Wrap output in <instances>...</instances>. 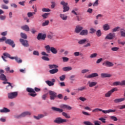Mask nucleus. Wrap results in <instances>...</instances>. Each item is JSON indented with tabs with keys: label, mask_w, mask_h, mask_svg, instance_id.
Returning <instances> with one entry per match:
<instances>
[{
	"label": "nucleus",
	"mask_w": 125,
	"mask_h": 125,
	"mask_svg": "<svg viewBox=\"0 0 125 125\" xmlns=\"http://www.w3.org/2000/svg\"><path fill=\"white\" fill-rule=\"evenodd\" d=\"M47 53H50V51L53 54H57L58 51L54 47H51L49 45H47L44 46Z\"/></svg>",
	"instance_id": "nucleus-1"
},
{
	"label": "nucleus",
	"mask_w": 125,
	"mask_h": 125,
	"mask_svg": "<svg viewBox=\"0 0 125 125\" xmlns=\"http://www.w3.org/2000/svg\"><path fill=\"white\" fill-rule=\"evenodd\" d=\"M99 111L102 112L104 114H109V113H115V112H116L115 109H108L107 110H104L100 108H95L92 110V112L98 113Z\"/></svg>",
	"instance_id": "nucleus-2"
},
{
	"label": "nucleus",
	"mask_w": 125,
	"mask_h": 125,
	"mask_svg": "<svg viewBox=\"0 0 125 125\" xmlns=\"http://www.w3.org/2000/svg\"><path fill=\"white\" fill-rule=\"evenodd\" d=\"M54 123L60 125V124H64V123H67L66 119H62L61 117H57L54 120Z\"/></svg>",
	"instance_id": "nucleus-3"
},
{
	"label": "nucleus",
	"mask_w": 125,
	"mask_h": 125,
	"mask_svg": "<svg viewBox=\"0 0 125 125\" xmlns=\"http://www.w3.org/2000/svg\"><path fill=\"white\" fill-rule=\"evenodd\" d=\"M118 88L117 87L113 88L111 90L106 92L104 94V96L105 97H110L112 95L113 93L115 92V91H118Z\"/></svg>",
	"instance_id": "nucleus-4"
},
{
	"label": "nucleus",
	"mask_w": 125,
	"mask_h": 125,
	"mask_svg": "<svg viewBox=\"0 0 125 125\" xmlns=\"http://www.w3.org/2000/svg\"><path fill=\"white\" fill-rule=\"evenodd\" d=\"M18 96V92H13L8 93V98L9 99H14Z\"/></svg>",
	"instance_id": "nucleus-5"
},
{
	"label": "nucleus",
	"mask_w": 125,
	"mask_h": 125,
	"mask_svg": "<svg viewBox=\"0 0 125 125\" xmlns=\"http://www.w3.org/2000/svg\"><path fill=\"white\" fill-rule=\"evenodd\" d=\"M49 94L50 95V100H54V99L57 97V93L53 91L49 90Z\"/></svg>",
	"instance_id": "nucleus-6"
},
{
	"label": "nucleus",
	"mask_w": 125,
	"mask_h": 125,
	"mask_svg": "<svg viewBox=\"0 0 125 125\" xmlns=\"http://www.w3.org/2000/svg\"><path fill=\"white\" fill-rule=\"evenodd\" d=\"M32 113L29 111H26L22 113L20 115H17L16 116L17 119H20L21 118H24V117H26V116H30Z\"/></svg>",
	"instance_id": "nucleus-7"
},
{
	"label": "nucleus",
	"mask_w": 125,
	"mask_h": 125,
	"mask_svg": "<svg viewBox=\"0 0 125 125\" xmlns=\"http://www.w3.org/2000/svg\"><path fill=\"white\" fill-rule=\"evenodd\" d=\"M116 35L114 33H110L105 38V40H114Z\"/></svg>",
	"instance_id": "nucleus-8"
},
{
	"label": "nucleus",
	"mask_w": 125,
	"mask_h": 125,
	"mask_svg": "<svg viewBox=\"0 0 125 125\" xmlns=\"http://www.w3.org/2000/svg\"><path fill=\"white\" fill-rule=\"evenodd\" d=\"M5 43L7 44H9L11 45L12 47L14 48L15 47V43H14V41L12 40L11 39H7L5 41Z\"/></svg>",
	"instance_id": "nucleus-9"
},
{
	"label": "nucleus",
	"mask_w": 125,
	"mask_h": 125,
	"mask_svg": "<svg viewBox=\"0 0 125 125\" xmlns=\"http://www.w3.org/2000/svg\"><path fill=\"white\" fill-rule=\"evenodd\" d=\"M20 42H21V43L22 44V45H23V46H24L25 47H28L29 45L28 41H27L26 40L20 39Z\"/></svg>",
	"instance_id": "nucleus-10"
},
{
	"label": "nucleus",
	"mask_w": 125,
	"mask_h": 125,
	"mask_svg": "<svg viewBox=\"0 0 125 125\" xmlns=\"http://www.w3.org/2000/svg\"><path fill=\"white\" fill-rule=\"evenodd\" d=\"M103 66H105V67H113L114 66V63L108 61L104 62L103 63Z\"/></svg>",
	"instance_id": "nucleus-11"
},
{
	"label": "nucleus",
	"mask_w": 125,
	"mask_h": 125,
	"mask_svg": "<svg viewBox=\"0 0 125 125\" xmlns=\"http://www.w3.org/2000/svg\"><path fill=\"white\" fill-rule=\"evenodd\" d=\"M83 29V26L77 25L75 28V33H76V34H79V33H81V32H82Z\"/></svg>",
	"instance_id": "nucleus-12"
},
{
	"label": "nucleus",
	"mask_w": 125,
	"mask_h": 125,
	"mask_svg": "<svg viewBox=\"0 0 125 125\" xmlns=\"http://www.w3.org/2000/svg\"><path fill=\"white\" fill-rule=\"evenodd\" d=\"M46 38V35L45 34H42V33H39L37 36V40L40 41V40H45Z\"/></svg>",
	"instance_id": "nucleus-13"
},
{
	"label": "nucleus",
	"mask_w": 125,
	"mask_h": 125,
	"mask_svg": "<svg viewBox=\"0 0 125 125\" xmlns=\"http://www.w3.org/2000/svg\"><path fill=\"white\" fill-rule=\"evenodd\" d=\"M99 75L97 73H93L89 75L86 76V79H91L92 78H95L96 77H98Z\"/></svg>",
	"instance_id": "nucleus-14"
},
{
	"label": "nucleus",
	"mask_w": 125,
	"mask_h": 125,
	"mask_svg": "<svg viewBox=\"0 0 125 125\" xmlns=\"http://www.w3.org/2000/svg\"><path fill=\"white\" fill-rule=\"evenodd\" d=\"M3 83L4 84H6V83L8 84V85L6 87V89H7V90H9V86L11 87V88H10L11 89H12V88H13V86H12V85L11 84V83H10L9 82H3Z\"/></svg>",
	"instance_id": "nucleus-15"
},
{
	"label": "nucleus",
	"mask_w": 125,
	"mask_h": 125,
	"mask_svg": "<svg viewBox=\"0 0 125 125\" xmlns=\"http://www.w3.org/2000/svg\"><path fill=\"white\" fill-rule=\"evenodd\" d=\"M11 59L13 60L15 59L17 63L20 64V63H22V61L20 59V58H18V57H11Z\"/></svg>",
	"instance_id": "nucleus-16"
},
{
	"label": "nucleus",
	"mask_w": 125,
	"mask_h": 125,
	"mask_svg": "<svg viewBox=\"0 0 125 125\" xmlns=\"http://www.w3.org/2000/svg\"><path fill=\"white\" fill-rule=\"evenodd\" d=\"M80 35L81 36H87L88 35V30L87 29L83 30L80 33Z\"/></svg>",
	"instance_id": "nucleus-17"
},
{
	"label": "nucleus",
	"mask_w": 125,
	"mask_h": 125,
	"mask_svg": "<svg viewBox=\"0 0 125 125\" xmlns=\"http://www.w3.org/2000/svg\"><path fill=\"white\" fill-rule=\"evenodd\" d=\"M53 111H55V112H59V113H62L63 112V109L55 107H52L51 108Z\"/></svg>",
	"instance_id": "nucleus-18"
},
{
	"label": "nucleus",
	"mask_w": 125,
	"mask_h": 125,
	"mask_svg": "<svg viewBox=\"0 0 125 125\" xmlns=\"http://www.w3.org/2000/svg\"><path fill=\"white\" fill-rule=\"evenodd\" d=\"M54 37H55V35H54V33L52 32H50L47 36V38L50 40H52Z\"/></svg>",
	"instance_id": "nucleus-19"
},
{
	"label": "nucleus",
	"mask_w": 125,
	"mask_h": 125,
	"mask_svg": "<svg viewBox=\"0 0 125 125\" xmlns=\"http://www.w3.org/2000/svg\"><path fill=\"white\" fill-rule=\"evenodd\" d=\"M88 84L89 87H93V86H95L97 84V82L89 81Z\"/></svg>",
	"instance_id": "nucleus-20"
},
{
	"label": "nucleus",
	"mask_w": 125,
	"mask_h": 125,
	"mask_svg": "<svg viewBox=\"0 0 125 125\" xmlns=\"http://www.w3.org/2000/svg\"><path fill=\"white\" fill-rule=\"evenodd\" d=\"M112 76L108 73H101V77L102 78H110Z\"/></svg>",
	"instance_id": "nucleus-21"
},
{
	"label": "nucleus",
	"mask_w": 125,
	"mask_h": 125,
	"mask_svg": "<svg viewBox=\"0 0 125 125\" xmlns=\"http://www.w3.org/2000/svg\"><path fill=\"white\" fill-rule=\"evenodd\" d=\"M62 70L64 72H69V71H72V70H73V68L71 66H66L63 67Z\"/></svg>",
	"instance_id": "nucleus-22"
},
{
	"label": "nucleus",
	"mask_w": 125,
	"mask_h": 125,
	"mask_svg": "<svg viewBox=\"0 0 125 125\" xmlns=\"http://www.w3.org/2000/svg\"><path fill=\"white\" fill-rule=\"evenodd\" d=\"M21 29H22V30H23L24 31H25V32H29V31H30V28L27 25L22 26L21 27Z\"/></svg>",
	"instance_id": "nucleus-23"
},
{
	"label": "nucleus",
	"mask_w": 125,
	"mask_h": 125,
	"mask_svg": "<svg viewBox=\"0 0 125 125\" xmlns=\"http://www.w3.org/2000/svg\"><path fill=\"white\" fill-rule=\"evenodd\" d=\"M10 110L6 107H3V109H0V113H9Z\"/></svg>",
	"instance_id": "nucleus-24"
},
{
	"label": "nucleus",
	"mask_w": 125,
	"mask_h": 125,
	"mask_svg": "<svg viewBox=\"0 0 125 125\" xmlns=\"http://www.w3.org/2000/svg\"><path fill=\"white\" fill-rule=\"evenodd\" d=\"M125 98H120V99H116L114 100V102L115 103H120V102H123V101H125Z\"/></svg>",
	"instance_id": "nucleus-25"
},
{
	"label": "nucleus",
	"mask_w": 125,
	"mask_h": 125,
	"mask_svg": "<svg viewBox=\"0 0 125 125\" xmlns=\"http://www.w3.org/2000/svg\"><path fill=\"white\" fill-rule=\"evenodd\" d=\"M26 91L29 93H36V91H35L34 89L30 87H27L26 88Z\"/></svg>",
	"instance_id": "nucleus-26"
},
{
	"label": "nucleus",
	"mask_w": 125,
	"mask_h": 125,
	"mask_svg": "<svg viewBox=\"0 0 125 125\" xmlns=\"http://www.w3.org/2000/svg\"><path fill=\"white\" fill-rule=\"evenodd\" d=\"M60 16L61 19H62V20H63V21H66V20H67V19L68 18V17L64 14H61L60 15Z\"/></svg>",
	"instance_id": "nucleus-27"
},
{
	"label": "nucleus",
	"mask_w": 125,
	"mask_h": 125,
	"mask_svg": "<svg viewBox=\"0 0 125 125\" xmlns=\"http://www.w3.org/2000/svg\"><path fill=\"white\" fill-rule=\"evenodd\" d=\"M103 29L104 31H109V29H110V25L108 24H105L103 25Z\"/></svg>",
	"instance_id": "nucleus-28"
},
{
	"label": "nucleus",
	"mask_w": 125,
	"mask_h": 125,
	"mask_svg": "<svg viewBox=\"0 0 125 125\" xmlns=\"http://www.w3.org/2000/svg\"><path fill=\"white\" fill-rule=\"evenodd\" d=\"M86 39H81L80 40H79L78 43L79 44H84L86 42Z\"/></svg>",
	"instance_id": "nucleus-29"
},
{
	"label": "nucleus",
	"mask_w": 125,
	"mask_h": 125,
	"mask_svg": "<svg viewBox=\"0 0 125 125\" xmlns=\"http://www.w3.org/2000/svg\"><path fill=\"white\" fill-rule=\"evenodd\" d=\"M120 34L121 37L125 38V29L124 28L120 29Z\"/></svg>",
	"instance_id": "nucleus-30"
},
{
	"label": "nucleus",
	"mask_w": 125,
	"mask_h": 125,
	"mask_svg": "<svg viewBox=\"0 0 125 125\" xmlns=\"http://www.w3.org/2000/svg\"><path fill=\"white\" fill-rule=\"evenodd\" d=\"M58 72V68H55L49 70L50 74H56Z\"/></svg>",
	"instance_id": "nucleus-31"
},
{
	"label": "nucleus",
	"mask_w": 125,
	"mask_h": 125,
	"mask_svg": "<svg viewBox=\"0 0 125 125\" xmlns=\"http://www.w3.org/2000/svg\"><path fill=\"white\" fill-rule=\"evenodd\" d=\"M62 107L63 109H67L68 110H72V107L68 105L63 104Z\"/></svg>",
	"instance_id": "nucleus-32"
},
{
	"label": "nucleus",
	"mask_w": 125,
	"mask_h": 125,
	"mask_svg": "<svg viewBox=\"0 0 125 125\" xmlns=\"http://www.w3.org/2000/svg\"><path fill=\"white\" fill-rule=\"evenodd\" d=\"M44 115L43 114H39L38 116H34V118H35L36 120H40V119H42L43 118Z\"/></svg>",
	"instance_id": "nucleus-33"
},
{
	"label": "nucleus",
	"mask_w": 125,
	"mask_h": 125,
	"mask_svg": "<svg viewBox=\"0 0 125 125\" xmlns=\"http://www.w3.org/2000/svg\"><path fill=\"white\" fill-rule=\"evenodd\" d=\"M87 88L86 86H82L78 88L77 90L78 91H83V90H86Z\"/></svg>",
	"instance_id": "nucleus-34"
},
{
	"label": "nucleus",
	"mask_w": 125,
	"mask_h": 125,
	"mask_svg": "<svg viewBox=\"0 0 125 125\" xmlns=\"http://www.w3.org/2000/svg\"><path fill=\"white\" fill-rule=\"evenodd\" d=\"M0 80L1 81H7V79H6V76L4 75V74H1L0 75Z\"/></svg>",
	"instance_id": "nucleus-35"
},
{
	"label": "nucleus",
	"mask_w": 125,
	"mask_h": 125,
	"mask_svg": "<svg viewBox=\"0 0 125 125\" xmlns=\"http://www.w3.org/2000/svg\"><path fill=\"white\" fill-rule=\"evenodd\" d=\"M62 115L63 117H65L66 119H71V116L65 112H62Z\"/></svg>",
	"instance_id": "nucleus-36"
},
{
	"label": "nucleus",
	"mask_w": 125,
	"mask_h": 125,
	"mask_svg": "<svg viewBox=\"0 0 125 125\" xmlns=\"http://www.w3.org/2000/svg\"><path fill=\"white\" fill-rule=\"evenodd\" d=\"M21 37L22 39H24V40H27V38H28L26 34L23 33L22 32L21 33Z\"/></svg>",
	"instance_id": "nucleus-37"
},
{
	"label": "nucleus",
	"mask_w": 125,
	"mask_h": 125,
	"mask_svg": "<svg viewBox=\"0 0 125 125\" xmlns=\"http://www.w3.org/2000/svg\"><path fill=\"white\" fill-rule=\"evenodd\" d=\"M48 66L49 69H53L54 68L56 69V68H58V66L56 64H49Z\"/></svg>",
	"instance_id": "nucleus-38"
},
{
	"label": "nucleus",
	"mask_w": 125,
	"mask_h": 125,
	"mask_svg": "<svg viewBox=\"0 0 125 125\" xmlns=\"http://www.w3.org/2000/svg\"><path fill=\"white\" fill-rule=\"evenodd\" d=\"M45 83H47V84H48L49 86H52L53 85H54V83L50 81H47L45 82Z\"/></svg>",
	"instance_id": "nucleus-39"
},
{
	"label": "nucleus",
	"mask_w": 125,
	"mask_h": 125,
	"mask_svg": "<svg viewBox=\"0 0 125 125\" xmlns=\"http://www.w3.org/2000/svg\"><path fill=\"white\" fill-rule=\"evenodd\" d=\"M63 12H66V11H69V9H70V7L67 6H65L64 7H63Z\"/></svg>",
	"instance_id": "nucleus-40"
},
{
	"label": "nucleus",
	"mask_w": 125,
	"mask_h": 125,
	"mask_svg": "<svg viewBox=\"0 0 125 125\" xmlns=\"http://www.w3.org/2000/svg\"><path fill=\"white\" fill-rule=\"evenodd\" d=\"M96 35L98 37H101V36H102V33L101 32V30H97L96 32Z\"/></svg>",
	"instance_id": "nucleus-41"
},
{
	"label": "nucleus",
	"mask_w": 125,
	"mask_h": 125,
	"mask_svg": "<svg viewBox=\"0 0 125 125\" xmlns=\"http://www.w3.org/2000/svg\"><path fill=\"white\" fill-rule=\"evenodd\" d=\"M65 79H66V75H62L60 77V80L61 82H63L64 80H65Z\"/></svg>",
	"instance_id": "nucleus-42"
},
{
	"label": "nucleus",
	"mask_w": 125,
	"mask_h": 125,
	"mask_svg": "<svg viewBox=\"0 0 125 125\" xmlns=\"http://www.w3.org/2000/svg\"><path fill=\"white\" fill-rule=\"evenodd\" d=\"M97 55L98 54L96 53H93L90 55V58H95L97 57Z\"/></svg>",
	"instance_id": "nucleus-43"
},
{
	"label": "nucleus",
	"mask_w": 125,
	"mask_h": 125,
	"mask_svg": "<svg viewBox=\"0 0 125 125\" xmlns=\"http://www.w3.org/2000/svg\"><path fill=\"white\" fill-rule=\"evenodd\" d=\"M48 24H49V21H45V22L42 23V26L44 27V26H47Z\"/></svg>",
	"instance_id": "nucleus-44"
},
{
	"label": "nucleus",
	"mask_w": 125,
	"mask_h": 125,
	"mask_svg": "<svg viewBox=\"0 0 125 125\" xmlns=\"http://www.w3.org/2000/svg\"><path fill=\"white\" fill-rule=\"evenodd\" d=\"M110 118L111 119V120H112L114 122H117V121H118V118H117L116 116H111L110 117Z\"/></svg>",
	"instance_id": "nucleus-45"
},
{
	"label": "nucleus",
	"mask_w": 125,
	"mask_h": 125,
	"mask_svg": "<svg viewBox=\"0 0 125 125\" xmlns=\"http://www.w3.org/2000/svg\"><path fill=\"white\" fill-rule=\"evenodd\" d=\"M113 85H122V83L121 82H115L114 83H113Z\"/></svg>",
	"instance_id": "nucleus-46"
},
{
	"label": "nucleus",
	"mask_w": 125,
	"mask_h": 125,
	"mask_svg": "<svg viewBox=\"0 0 125 125\" xmlns=\"http://www.w3.org/2000/svg\"><path fill=\"white\" fill-rule=\"evenodd\" d=\"M42 12H50V9L48 8H43L42 9Z\"/></svg>",
	"instance_id": "nucleus-47"
},
{
	"label": "nucleus",
	"mask_w": 125,
	"mask_h": 125,
	"mask_svg": "<svg viewBox=\"0 0 125 125\" xmlns=\"http://www.w3.org/2000/svg\"><path fill=\"white\" fill-rule=\"evenodd\" d=\"M61 4L62 5H63V7H64V6H67V5H68V3L65 2V1H62L61 2Z\"/></svg>",
	"instance_id": "nucleus-48"
},
{
	"label": "nucleus",
	"mask_w": 125,
	"mask_h": 125,
	"mask_svg": "<svg viewBox=\"0 0 125 125\" xmlns=\"http://www.w3.org/2000/svg\"><path fill=\"white\" fill-rule=\"evenodd\" d=\"M3 55L4 56H5L6 57H8V58H10V59H11V57L10 56V54H8V53H4L3 54Z\"/></svg>",
	"instance_id": "nucleus-49"
},
{
	"label": "nucleus",
	"mask_w": 125,
	"mask_h": 125,
	"mask_svg": "<svg viewBox=\"0 0 125 125\" xmlns=\"http://www.w3.org/2000/svg\"><path fill=\"white\" fill-rule=\"evenodd\" d=\"M84 125H94L91 122L89 121H85L83 122Z\"/></svg>",
	"instance_id": "nucleus-50"
},
{
	"label": "nucleus",
	"mask_w": 125,
	"mask_h": 125,
	"mask_svg": "<svg viewBox=\"0 0 125 125\" xmlns=\"http://www.w3.org/2000/svg\"><path fill=\"white\" fill-rule=\"evenodd\" d=\"M96 32V29L94 28H90V34H94Z\"/></svg>",
	"instance_id": "nucleus-51"
},
{
	"label": "nucleus",
	"mask_w": 125,
	"mask_h": 125,
	"mask_svg": "<svg viewBox=\"0 0 125 125\" xmlns=\"http://www.w3.org/2000/svg\"><path fill=\"white\" fill-rule=\"evenodd\" d=\"M119 49H120V48L118 47H114L111 48V50L112 51H118L119 50Z\"/></svg>",
	"instance_id": "nucleus-52"
},
{
	"label": "nucleus",
	"mask_w": 125,
	"mask_h": 125,
	"mask_svg": "<svg viewBox=\"0 0 125 125\" xmlns=\"http://www.w3.org/2000/svg\"><path fill=\"white\" fill-rule=\"evenodd\" d=\"M120 29H121V27H120L119 26L115 27L112 29V32H118V31H119Z\"/></svg>",
	"instance_id": "nucleus-53"
},
{
	"label": "nucleus",
	"mask_w": 125,
	"mask_h": 125,
	"mask_svg": "<svg viewBox=\"0 0 125 125\" xmlns=\"http://www.w3.org/2000/svg\"><path fill=\"white\" fill-rule=\"evenodd\" d=\"M91 46V43L88 42L83 45V47H90Z\"/></svg>",
	"instance_id": "nucleus-54"
},
{
	"label": "nucleus",
	"mask_w": 125,
	"mask_h": 125,
	"mask_svg": "<svg viewBox=\"0 0 125 125\" xmlns=\"http://www.w3.org/2000/svg\"><path fill=\"white\" fill-rule=\"evenodd\" d=\"M42 60H44V61H49V58L45 56L42 57Z\"/></svg>",
	"instance_id": "nucleus-55"
},
{
	"label": "nucleus",
	"mask_w": 125,
	"mask_h": 125,
	"mask_svg": "<svg viewBox=\"0 0 125 125\" xmlns=\"http://www.w3.org/2000/svg\"><path fill=\"white\" fill-rule=\"evenodd\" d=\"M42 17H43V19H46L47 18V16H48V14L45 13L43 15H42Z\"/></svg>",
	"instance_id": "nucleus-56"
},
{
	"label": "nucleus",
	"mask_w": 125,
	"mask_h": 125,
	"mask_svg": "<svg viewBox=\"0 0 125 125\" xmlns=\"http://www.w3.org/2000/svg\"><path fill=\"white\" fill-rule=\"evenodd\" d=\"M63 62H68L69 61V58L67 57H62Z\"/></svg>",
	"instance_id": "nucleus-57"
},
{
	"label": "nucleus",
	"mask_w": 125,
	"mask_h": 125,
	"mask_svg": "<svg viewBox=\"0 0 125 125\" xmlns=\"http://www.w3.org/2000/svg\"><path fill=\"white\" fill-rule=\"evenodd\" d=\"M79 100L81 101H83V102H84L86 100V98L83 97H80L79 98Z\"/></svg>",
	"instance_id": "nucleus-58"
},
{
	"label": "nucleus",
	"mask_w": 125,
	"mask_h": 125,
	"mask_svg": "<svg viewBox=\"0 0 125 125\" xmlns=\"http://www.w3.org/2000/svg\"><path fill=\"white\" fill-rule=\"evenodd\" d=\"M1 8L3 9H8V6L6 5L3 4L1 6Z\"/></svg>",
	"instance_id": "nucleus-59"
},
{
	"label": "nucleus",
	"mask_w": 125,
	"mask_h": 125,
	"mask_svg": "<svg viewBox=\"0 0 125 125\" xmlns=\"http://www.w3.org/2000/svg\"><path fill=\"white\" fill-rule=\"evenodd\" d=\"M99 121H101L102 122V123H103L104 124H105V123H106V119H105V118H100L99 119Z\"/></svg>",
	"instance_id": "nucleus-60"
},
{
	"label": "nucleus",
	"mask_w": 125,
	"mask_h": 125,
	"mask_svg": "<svg viewBox=\"0 0 125 125\" xmlns=\"http://www.w3.org/2000/svg\"><path fill=\"white\" fill-rule=\"evenodd\" d=\"M28 95H29L30 96H32V97H36L37 94L35 93H28Z\"/></svg>",
	"instance_id": "nucleus-61"
},
{
	"label": "nucleus",
	"mask_w": 125,
	"mask_h": 125,
	"mask_svg": "<svg viewBox=\"0 0 125 125\" xmlns=\"http://www.w3.org/2000/svg\"><path fill=\"white\" fill-rule=\"evenodd\" d=\"M6 18V16H2V15H1L0 16V19L2 21H3V20H5Z\"/></svg>",
	"instance_id": "nucleus-62"
},
{
	"label": "nucleus",
	"mask_w": 125,
	"mask_h": 125,
	"mask_svg": "<svg viewBox=\"0 0 125 125\" xmlns=\"http://www.w3.org/2000/svg\"><path fill=\"white\" fill-rule=\"evenodd\" d=\"M33 55H37V56H39V55H40V53H39V51H34Z\"/></svg>",
	"instance_id": "nucleus-63"
},
{
	"label": "nucleus",
	"mask_w": 125,
	"mask_h": 125,
	"mask_svg": "<svg viewBox=\"0 0 125 125\" xmlns=\"http://www.w3.org/2000/svg\"><path fill=\"white\" fill-rule=\"evenodd\" d=\"M120 110H122L123 109H125V104L122 105H119L118 106Z\"/></svg>",
	"instance_id": "nucleus-64"
}]
</instances>
